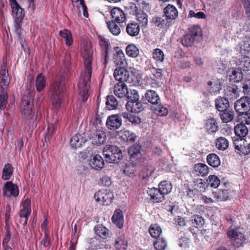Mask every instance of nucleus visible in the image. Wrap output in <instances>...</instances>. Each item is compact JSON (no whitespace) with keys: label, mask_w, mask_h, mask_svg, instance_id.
<instances>
[{"label":"nucleus","mask_w":250,"mask_h":250,"mask_svg":"<svg viewBox=\"0 0 250 250\" xmlns=\"http://www.w3.org/2000/svg\"><path fill=\"white\" fill-rule=\"evenodd\" d=\"M70 62V56L69 54L65 55L63 60L64 68H62L60 75L57 80L52 85L50 91L52 93V104L58 110L62 107L63 93L65 88L66 82L70 76L68 67Z\"/></svg>","instance_id":"nucleus-1"},{"label":"nucleus","mask_w":250,"mask_h":250,"mask_svg":"<svg viewBox=\"0 0 250 250\" xmlns=\"http://www.w3.org/2000/svg\"><path fill=\"white\" fill-rule=\"evenodd\" d=\"M84 65V70L82 72L78 83L80 94L82 101L85 102L88 98V92L90 85L92 73L93 51L90 45H86L82 52Z\"/></svg>","instance_id":"nucleus-2"},{"label":"nucleus","mask_w":250,"mask_h":250,"mask_svg":"<svg viewBox=\"0 0 250 250\" xmlns=\"http://www.w3.org/2000/svg\"><path fill=\"white\" fill-rule=\"evenodd\" d=\"M103 154L105 161L110 163H118L123 158L121 150L113 145H106L103 149Z\"/></svg>","instance_id":"nucleus-3"},{"label":"nucleus","mask_w":250,"mask_h":250,"mask_svg":"<svg viewBox=\"0 0 250 250\" xmlns=\"http://www.w3.org/2000/svg\"><path fill=\"white\" fill-rule=\"evenodd\" d=\"M34 95V87L32 86L27 87L21 99V110L22 114L26 116L31 114L33 106L31 102Z\"/></svg>","instance_id":"nucleus-4"},{"label":"nucleus","mask_w":250,"mask_h":250,"mask_svg":"<svg viewBox=\"0 0 250 250\" xmlns=\"http://www.w3.org/2000/svg\"><path fill=\"white\" fill-rule=\"evenodd\" d=\"M139 95L136 90L131 91V95L128 98L125 106L128 111L131 113H138L144 109L142 102L139 100Z\"/></svg>","instance_id":"nucleus-5"},{"label":"nucleus","mask_w":250,"mask_h":250,"mask_svg":"<svg viewBox=\"0 0 250 250\" xmlns=\"http://www.w3.org/2000/svg\"><path fill=\"white\" fill-rule=\"evenodd\" d=\"M94 198L97 202H101L103 205H108L112 202L114 195L109 191L99 190L95 194Z\"/></svg>","instance_id":"nucleus-6"},{"label":"nucleus","mask_w":250,"mask_h":250,"mask_svg":"<svg viewBox=\"0 0 250 250\" xmlns=\"http://www.w3.org/2000/svg\"><path fill=\"white\" fill-rule=\"evenodd\" d=\"M228 236L231 239L232 244L235 247L241 246L244 242V236L241 232L232 228H229L227 232Z\"/></svg>","instance_id":"nucleus-7"},{"label":"nucleus","mask_w":250,"mask_h":250,"mask_svg":"<svg viewBox=\"0 0 250 250\" xmlns=\"http://www.w3.org/2000/svg\"><path fill=\"white\" fill-rule=\"evenodd\" d=\"M235 110L240 114H244L250 110V98L243 97L238 100L234 105Z\"/></svg>","instance_id":"nucleus-8"},{"label":"nucleus","mask_w":250,"mask_h":250,"mask_svg":"<svg viewBox=\"0 0 250 250\" xmlns=\"http://www.w3.org/2000/svg\"><path fill=\"white\" fill-rule=\"evenodd\" d=\"M12 8V15L15 21L22 22L24 17L23 9L20 6L16 0H10Z\"/></svg>","instance_id":"nucleus-9"},{"label":"nucleus","mask_w":250,"mask_h":250,"mask_svg":"<svg viewBox=\"0 0 250 250\" xmlns=\"http://www.w3.org/2000/svg\"><path fill=\"white\" fill-rule=\"evenodd\" d=\"M122 125V120L119 114H113L108 116L106 122L107 127L110 130L119 129Z\"/></svg>","instance_id":"nucleus-10"},{"label":"nucleus","mask_w":250,"mask_h":250,"mask_svg":"<svg viewBox=\"0 0 250 250\" xmlns=\"http://www.w3.org/2000/svg\"><path fill=\"white\" fill-rule=\"evenodd\" d=\"M124 67H118L114 72V77L119 83H124L128 81L130 82L129 72Z\"/></svg>","instance_id":"nucleus-11"},{"label":"nucleus","mask_w":250,"mask_h":250,"mask_svg":"<svg viewBox=\"0 0 250 250\" xmlns=\"http://www.w3.org/2000/svg\"><path fill=\"white\" fill-rule=\"evenodd\" d=\"M131 91L128 90L127 87L125 83H116L114 87L113 92L115 95L119 98L126 97L127 99L131 95Z\"/></svg>","instance_id":"nucleus-12"},{"label":"nucleus","mask_w":250,"mask_h":250,"mask_svg":"<svg viewBox=\"0 0 250 250\" xmlns=\"http://www.w3.org/2000/svg\"><path fill=\"white\" fill-rule=\"evenodd\" d=\"M89 139L93 145L100 146L105 142L106 135L102 130H96L90 134Z\"/></svg>","instance_id":"nucleus-13"},{"label":"nucleus","mask_w":250,"mask_h":250,"mask_svg":"<svg viewBox=\"0 0 250 250\" xmlns=\"http://www.w3.org/2000/svg\"><path fill=\"white\" fill-rule=\"evenodd\" d=\"M131 8L134 12L133 14L135 15L137 21L142 24V26L146 27L148 23V16L146 13L142 10H139L136 5L134 3H131Z\"/></svg>","instance_id":"nucleus-14"},{"label":"nucleus","mask_w":250,"mask_h":250,"mask_svg":"<svg viewBox=\"0 0 250 250\" xmlns=\"http://www.w3.org/2000/svg\"><path fill=\"white\" fill-rule=\"evenodd\" d=\"M10 82V78L8 73L7 64L3 62L0 71V86L1 89L5 88L9 84Z\"/></svg>","instance_id":"nucleus-15"},{"label":"nucleus","mask_w":250,"mask_h":250,"mask_svg":"<svg viewBox=\"0 0 250 250\" xmlns=\"http://www.w3.org/2000/svg\"><path fill=\"white\" fill-rule=\"evenodd\" d=\"M19 193V188L17 185L13 184L11 182H7L5 184L3 188V194L5 196L17 197L18 196Z\"/></svg>","instance_id":"nucleus-16"},{"label":"nucleus","mask_w":250,"mask_h":250,"mask_svg":"<svg viewBox=\"0 0 250 250\" xmlns=\"http://www.w3.org/2000/svg\"><path fill=\"white\" fill-rule=\"evenodd\" d=\"M147 192L153 202L160 203L165 199V195L164 193L160 191L159 188H148Z\"/></svg>","instance_id":"nucleus-17"},{"label":"nucleus","mask_w":250,"mask_h":250,"mask_svg":"<svg viewBox=\"0 0 250 250\" xmlns=\"http://www.w3.org/2000/svg\"><path fill=\"white\" fill-rule=\"evenodd\" d=\"M110 14L113 19L112 21H115V22L117 23H122L125 20V13L119 7H115L112 8Z\"/></svg>","instance_id":"nucleus-18"},{"label":"nucleus","mask_w":250,"mask_h":250,"mask_svg":"<svg viewBox=\"0 0 250 250\" xmlns=\"http://www.w3.org/2000/svg\"><path fill=\"white\" fill-rule=\"evenodd\" d=\"M164 13L165 17L169 21L175 20L178 16V11L176 7L169 4L164 8Z\"/></svg>","instance_id":"nucleus-19"},{"label":"nucleus","mask_w":250,"mask_h":250,"mask_svg":"<svg viewBox=\"0 0 250 250\" xmlns=\"http://www.w3.org/2000/svg\"><path fill=\"white\" fill-rule=\"evenodd\" d=\"M48 119L50 123L47 128L48 132L45 137V140L46 141L47 140H49L51 138L54 131L56 129V125L59 121V117L57 114H54L51 119H50V117H48Z\"/></svg>","instance_id":"nucleus-20"},{"label":"nucleus","mask_w":250,"mask_h":250,"mask_svg":"<svg viewBox=\"0 0 250 250\" xmlns=\"http://www.w3.org/2000/svg\"><path fill=\"white\" fill-rule=\"evenodd\" d=\"M87 141L84 133H78L74 136L70 140V146L73 148H78L81 147Z\"/></svg>","instance_id":"nucleus-21"},{"label":"nucleus","mask_w":250,"mask_h":250,"mask_svg":"<svg viewBox=\"0 0 250 250\" xmlns=\"http://www.w3.org/2000/svg\"><path fill=\"white\" fill-rule=\"evenodd\" d=\"M225 96L227 99L233 100L237 99L239 96V90L235 84L228 86L225 89Z\"/></svg>","instance_id":"nucleus-22"},{"label":"nucleus","mask_w":250,"mask_h":250,"mask_svg":"<svg viewBox=\"0 0 250 250\" xmlns=\"http://www.w3.org/2000/svg\"><path fill=\"white\" fill-rule=\"evenodd\" d=\"M146 100L154 106L160 104L161 99L157 93L153 90H148L145 95Z\"/></svg>","instance_id":"nucleus-23"},{"label":"nucleus","mask_w":250,"mask_h":250,"mask_svg":"<svg viewBox=\"0 0 250 250\" xmlns=\"http://www.w3.org/2000/svg\"><path fill=\"white\" fill-rule=\"evenodd\" d=\"M89 165L93 169L96 170L101 169L104 166V161L103 158L99 154H96L91 158Z\"/></svg>","instance_id":"nucleus-24"},{"label":"nucleus","mask_w":250,"mask_h":250,"mask_svg":"<svg viewBox=\"0 0 250 250\" xmlns=\"http://www.w3.org/2000/svg\"><path fill=\"white\" fill-rule=\"evenodd\" d=\"M112 221L120 229L123 227L124 216L122 211L120 209H116L112 217Z\"/></svg>","instance_id":"nucleus-25"},{"label":"nucleus","mask_w":250,"mask_h":250,"mask_svg":"<svg viewBox=\"0 0 250 250\" xmlns=\"http://www.w3.org/2000/svg\"><path fill=\"white\" fill-rule=\"evenodd\" d=\"M152 22L155 26L161 28H164L167 27H168L171 25L170 21L167 19L164 18L163 17H154L152 19Z\"/></svg>","instance_id":"nucleus-26"},{"label":"nucleus","mask_w":250,"mask_h":250,"mask_svg":"<svg viewBox=\"0 0 250 250\" xmlns=\"http://www.w3.org/2000/svg\"><path fill=\"white\" fill-rule=\"evenodd\" d=\"M229 105V100L227 98L220 97L215 101L216 108L220 112L227 110Z\"/></svg>","instance_id":"nucleus-27"},{"label":"nucleus","mask_w":250,"mask_h":250,"mask_svg":"<svg viewBox=\"0 0 250 250\" xmlns=\"http://www.w3.org/2000/svg\"><path fill=\"white\" fill-rule=\"evenodd\" d=\"M193 171L196 175L204 176L208 173V167L205 164L198 163L194 165Z\"/></svg>","instance_id":"nucleus-28"},{"label":"nucleus","mask_w":250,"mask_h":250,"mask_svg":"<svg viewBox=\"0 0 250 250\" xmlns=\"http://www.w3.org/2000/svg\"><path fill=\"white\" fill-rule=\"evenodd\" d=\"M99 44L103 48L104 55V64L105 65L108 62L107 53L109 47L108 41L103 36H99Z\"/></svg>","instance_id":"nucleus-29"},{"label":"nucleus","mask_w":250,"mask_h":250,"mask_svg":"<svg viewBox=\"0 0 250 250\" xmlns=\"http://www.w3.org/2000/svg\"><path fill=\"white\" fill-rule=\"evenodd\" d=\"M126 31L129 36H136L140 32V26L135 21L130 22L126 27Z\"/></svg>","instance_id":"nucleus-30"},{"label":"nucleus","mask_w":250,"mask_h":250,"mask_svg":"<svg viewBox=\"0 0 250 250\" xmlns=\"http://www.w3.org/2000/svg\"><path fill=\"white\" fill-rule=\"evenodd\" d=\"M205 128L208 133H215L218 129L216 120L213 118L207 119L206 121Z\"/></svg>","instance_id":"nucleus-31"},{"label":"nucleus","mask_w":250,"mask_h":250,"mask_svg":"<svg viewBox=\"0 0 250 250\" xmlns=\"http://www.w3.org/2000/svg\"><path fill=\"white\" fill-rule=\"evenodd\" d=\"M208 164L213 167H217L221 164V161L219 156L214 153H210L207 157Z\"/></svg>","instance_id":"nucleus-32"},{"label":"nucleus","mask_w":250,"mask_h":250,"mask_svg":"<svg viewBox=\"0 0 250 250\" xmlns=\"http://www.w3.org/2000/svg\"><path fill=\"white\" fill-rule=\"evenodd\" d=\"M141 146L136 144L130 147L128 149V154L130 158L132 160L133 159L140 158L141 156Z\"/></svg>","instance_id":"nucleus-33"},{"label":"nucleus","mask_w":250,"mask_h":250,"mask_svg":"<svg viewBox=\"0 0 250 250\" xmlns=\"http://www.w3.org/2000/svg\"><path fill=\"white\" fill-rule=\"evenodd\" d=\"M208 85L209 86V90L210 93L217 94L219 93L221 90V83L218 80H215L213 81H209L208 83Z\"/></svg>","instance_id":"nucleus-34"},{"label":"nucleus","mask_w":250,"mask_h":250,"mask_svg":"<svg viewBox=\"0 0 250 250\" xmlns=\"http://www.w3.org/2000/svg\"><path fill=\"white\" fill-rule=\"evenodd\" d=\"M151 108L155 113L160 116H166L168 113L167 108L161 104V102L159 104L152 106Z\"/></svg>","instance_id":"nucleus-35"},{"label":"nucleus","mask_w":250,"mask_h":250,"mask_svg":"<svg viewBox=\"0 0 250 250\" xmlns=\"http://www.w3.org/2000/svg\"><path fill=\"white\" fill-rule=\"evenodd\" d=\"M237 64L239 68L243 71L250 70V58L248 57L242 58V60H239L237 62Z\"/></svg>","instance_id":"nucleus-36"},{"label":"nucleus","mask_w":250,"mask_h":250,"mask_svg":"<svg viewBox=\"0 0 250 250\" xmlns=\"http://www.w3.org/2000/svg\"><path fill=\"white\" fill-rule=\"evenodd\" d=\"M106 106L109 110H114L117 108L118 102L113 95H111L107 96Z\"/></svg>","instance_id":"nucleus-37"},{"label":"nucleus","mask_w":250,"mask_h":250,"mask_svg":"<svg viewBox=\"0 0 250 250\" xmlns=\"http://www.w3.org/2000/svg\"><path fill=\"white\" fill-rule=\"evenodd\" d=\"M114 62L117 65L125 66L126 64L125 56L122 51H119L114 56Z\"/></svg>","instance_id":"nucleus-38"},{"label":"nucleus","mask_w":250,"mask_h":250,"mask_svg":"<svg viewBox=\"0 0 250 250\" xmlns=\"http://www.w3.org/2000/svg\"><path fill=\"white\" fill-rule=\"evenodd\" d=\"M229 141L224 137H220L217 138L215 142L216 147L221 150H225L229 147Z\"/></svg>","instance_id":"nucleus-39"},{"label":"nucleus","mask_w":250,"mask_h":250,"mask_svg":"<svg viewBox=\"0 0 250 250\" xmlns=\"http://www.w3.org/2000/svg\"><path fill=\"white\" fill-rule=\"evenodd\" d=\"M235 134L240 137L246 136L248 133L247 127L242 124L237 125L234 128Z\"/></svg>","instance_id":"nucleus-40"},{"label":"nucleus","mask_w":250,"mask_h":250,"mask_svg":"<svg viewBox=\"0 0 250 250\" xmlns=\"http://www.w3.org/2000/svg\"><path fill=\"white\" fill-rule=\"evenodd\" d=\"M121 137L125 142L133 143L135 141L136 136L134 133L125 130L121 132Z\"/></svg>","instance_id":"nucleus-41"},{"label":"nucleus","mask_w":250,"mask_h":250,"mask_svg":"<svg viewBox=\"0 0 250 250\" xmlns=\"http://www.w3.org/2000/svg\"><path fill=\"white\" fill-rule=\"evenodd\" d=\"M46 85V79L42 74H39L36 78V87L39 92L42 91Z\"/></svg>","instance_id":"nucleus-42"},{"label":"nucleus","mask_w":250,"mask_h":250,"mask_svg":"<svg viewBox=\"0 0 250 250\" xmlns=\"http://www.w3.org/2000/svg\"><path fill=\"white\" fill-rule=\"evenodd\" d=\"M159 188L164 195H167L170 193L172 189V185L170 182L167 181H162L159 185Z\"/></svg>","instance_id":"nucleus-43"},{"label":"nucleus","mask_w":250,"mask_h":250,"mask_svg":"<svg viewBox=\"0 0 250 250\" xmlns=\"http://www.w3.org/2000/svg\"><path fill=\"white\" fill-rule=\"evenodd\" d=\"M235 148L238 150V153L247 155L250 153V144L244 142L243 145H237L235 143Z\"/></svg>","instance_id":"nucleus-44"},{"label":"nucleus","mask_w":250,"mask_h":250,"mask_svg":"<svg viewBox=\"0 0 250 250\" xmlns=\"http://www.w3.org/2000/svg\"><path fill=\"white\" fill-rule=\"evenodd\" d=\"M110 32L115 36L119 35L121 33V29L115 21H108L106 22Z\"/></svg>","instance_id":"nucleus-45"},{"label":"nucleus","mask_w":250,"mask_h":250,"mask_svg":"<svg viewBox=\"0 0 250 250\" xmlns=\"http://www.w3.org/2000/svg\"><path fill=\"white\" fill-rule=\"evenodd\" d=\"M95 233L103 238H106L108 235V230L102 225H97L94 228Z\"/></svg>","instance_id":"nucleus-46"},{"label":"nucleus","mask_w":250,"mask_h":250,"mask_svg":"<svg viewBox=\"0 0 250 250\" xmlns=\"http://www.w3.org/2000/svg\"><path fill=\"white\" fill-rule=\"evenodd\" d=\"M13 167L10 164L7 163L4 166L2 170V179L4 180L9 179L13 174Z\"/></svg>","instance_id":"nucleus-47"},{"label":"nucleus","mask_w":250,"mask_h":250,"mask_svg":"<svg viewBox=\"0 0 250 250\" xmlns=\"http://www.w3.org/2000/svg\"><path fill=\"white\" fill-rule=\"evenodd\" d=\"M126 54L131 57H137L139 54V50L134 44H131L127 46L126 48Z\"/></svg>","instance_id":"nucleus-48"},{"label":"nucleus","mask_w":250,"mask_h":250,"mask_svg":"<svg viewBox=\"0 0 250 250\" xmlns=\"http://www.w3.org/2000/svg\"><path fill=\"white\" fill-rule=\"evenodd\" d=\"M115 247L118 250H126L127 243L124 236L118 238L116 239L115 242Z\"/></svg>","instance_id":"nucleus-49"},{"label":"nucleus","mask_w":250,"mask_h":250,"mask_svg":"<svg viewBox=\"0 0 250 250\" xmlns=\"http://www.w3.org/2000/svg\"><path fill=\"white\" fill-rule=\"evenodd\" d=\"M222 113H220L221 120L224 123H228L231 121L234 117V113L233 111L228 110L222 111Z\"/></svg>","instance_id":"nucleus-50"},{"label":"nucleus","mask_w":250,"mask_h":250,"mask_svg":"<svg viewBox=\"0 0 250 250\" xmlns=\"http://www.w3.org/2000/svg\"><path fill=\"white\" fill-rule=\"evenodd\" d=\"M150 71L153 76L152 79L155 81L161 80L163 76V70L162 69L152 67L150 69Z\"/></svg>","instance_id":"nucleus-51"},{"label":"nucleus","mask_w":250,"mask_h":250,"mask_svg":"<svg viewBox=\"0 0 250 250\" xmlns=\"http://www.w3.org/2000/svg\"><path fill=\"white\" fill-rule=\"evenodd\" d=\"M8 95L5 88L2 89L0 94V109L4 110L7 104Z\"/></svg>","instance_id":"nucleus-52"},{"label":"nucleus","mask_w":250,"mask_h":250,"mask_svg":"<svg viewBox=\"0 0 250 250\" xmlns=\"http://www.w3.org/2000/svg\"><path fill=\"white\" fill-rule=\"evenodd\" d=\"M229 80L234 83L239 82L243 79V74L239 70H232L231 74L229 75Z\"/></svg>","instance_id":"nucleus-53"},{"label":"nucleus","mask_w":250,"mask_h":250,"mask_svg":"<svg viewBox=\"0 0 250 250\" xmlns=\"http://www.w3.org/2000/svg\"><path fill=\"white\" fill-rule=\"evenodd\" d=\"M153 58L157 62H162L165 59L164 54L159 48L155 49L152 52Z\"/></svg>","instance_id":"nucleus-54"},{"label":"nucleus","mask_w":250,"mask_h":250,"mask_svg":"<svg viewBox=\"0 0 250 250\" xmlns=\"http://www.w3.org/2000/svg\"><path fill=\"white\" fill-rule=\"evenodd\" d=\"M207 182L208 186L211 187L216 188L220 184V180L216 175H209Z\"/></svg>","instance_id":"nucleus-55"},{"label":"nucleus","mask_w":250,"mask_h":250,"mask_svg":"<svg viewBox=\"0 0 250 250\" xmlns=\"http://www.w3.org/2000/svg\"><path fill=\"white\" fill-rule=\"evenodd\" d=\"M149 233L150 235L155 238H157L159 237L160 234L162 232V229L161 228L157 225H152L150 227L149 229Z\"/></svg>","instance_id":"nucleus-56"},{"label":"nucleus","mask_w":250,"mask_h":250,"mask_svg":"<svg viewBox=\"0 0 250 250\" xmlns=\"http://www.w3.org/2000/svg\"><path fill=\"white\" fill-rule=\"evenodd\" d=\"M190 221L193 225L196 228L201 227L205 222L204 218L198 215L192 216Z\"/></svg>","instance_id":"nucleus-57"},{"label":"nucleus","mask_w":250,"mask_h":250,"mask_svg":"<svg viewBox=\"0 0 250 250\" xmlns=\"http://www.w3.org/2000/svg\"><path fill=\"white\" fill-rule=\"evenodd\" d=\"M247 15V23L250 25V0H241Z\"/></svg>","instance_id":"nucleus-58"},{"label":"nucleus","mask_w":250,"mask_h":250,"mask_svg":"<svg viewBox=\"0 0 250 250\" xmlns=\"http://www.w3.org/2000/svg\"><path fill=\"white\" fill-rule=\"evenodd\" d=\"M156 250H164L167 247V242L163 238H159L154 243Z\"/></svg>","instance_id":"nucleus-59"},{"label":"nucleus","mask_w":250,"mask_h":250,"mask_svg":"<svg viewBox=\"0 0 250 250\" xmlns=\"http://www.w3.org/2000/svg\"><path fill=\"white\" fill-rule=\"evenodd\" d=\"M214 193L215 197L220 201L226 200L229 197L228 191L226 189L219 190Z\"/></svg>","instance_id":"nucleus-60"},{"label":"nucleus","mask_w":250,"mask_h":250,"mask_svg":"<svg viewBox=\"0 0 250 250\" xmlns=\"http://www.w3.org/2000/svg\"><path fill=\"white\" fill-rule=\"evenodd\" d=\"M194 39L193 38V37L188 34H187L181 40V42L183 45L186 47H188L191 46L194 42Z\"/></svg>","instance_id":"nucleus-61"},{"label":"nucleus","mask_w":250,"mask_h":250,"mask_svg":"<svg viewBox=\"0 0 250 250\" xmlns=\"http://www.w3.org/2000/svg\"><path fill=\"white\" fill-rule=\"evenodd\" d=\"M201 32V29L198 25H193L189 31V35H191L193 38L195 40V37L199 35Z\"/></svg>","instance_id":"nucleus-62"},{"label":"nucleus","mask_w":250,"mask_h":250,"mask_svg":"<svg viewBox=\"0 0 250 250\" xmlns=\"http://www.w3.org/2000/svg\"><path fill=\"white\" fill-rule=\"evenodd\" d=\"M31 211L21 209L20 211V216L21 218H24L23 226H26L27 223L28 216L30 215Z\"/></svg>","instance_id":"nucleus-63"},{"label":"nucleus","mask_w":250,"mask_h":250,"mask_svg":"<svg viewBox=\"0 0 250 250\" xmlns=\"http://www.w3.org/2000/svg\"><path fill=\"white\" fill-rule=\"evenodd\" d=\"M189 16L190 17H194L197 19H205L206 16L205 14L201 11L197 12L195 13L193 10H190L189 12Z\"/></svg>","instance_id":"nucleus-64"}]
</instances>
